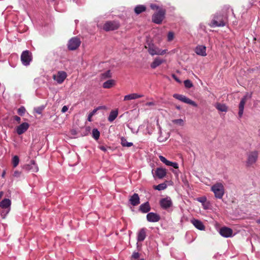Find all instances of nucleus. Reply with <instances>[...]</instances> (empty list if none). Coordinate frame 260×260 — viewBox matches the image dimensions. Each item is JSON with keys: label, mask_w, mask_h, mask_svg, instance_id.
<instances>
[{"label": "nucleus", "mask_w": 260, "mask_h": 260, "mask_svg": "<svg viewBox=\"0 0 260 260\" xmlns=\"http://www.w3.org/2000/svg\"><path fill=\"white\" fill-rule=\"evenodd\" d=\"M150 7L152 10H156L157 12L159 10V9H163L162 8L159 7L155 4H151L150 5Z\"/></svg>", "instance_id": "obj_43"}, {"label": "nucleus", "mask_w": 260, "mask_h": 260, "mask_svg": "<svg viewBox=\"0 0 260 260\" xmlns=\"http://www.w3.org/2000/svg\"><path fill=\"white\" fill-rule=\"evenodd\" d=\"M200 28H201L202 29H203V30H205V25H203V24H201L200 25Z\"/></svg>", "instance_id": "obj_51"}, {"label": "nucleus", "mask_w": 260, "mask_h": 260, "mask_svg": "<svg viewBox=\"0 0 260 260\" xmlns=\"http://www.w3.org/2000/svg\"><path fill=\"white\" fill-rule=\"evenodd\" d=\"M166 11L165 9H159L152 17V21L156 24H160L165 18Z\"/></svg>", "instance_id": "obj_6"}, {"label": "nucleus", "mask_w": 260, "mask_h": 260, "mask_svg": "<svg viewBox=\"0 0 260 260\" xmlns=\"http://www.w3.org/2000/svg\"><path fill=\"white\" fill-rule=\"evenodd\" d=\"M115 84V81L110 79L103 83V86L104 88H110Z\"/></svg>", "instance_id": "obj_28"}, {"label": "nucleus", "mask_w": 260, "mask_h": 260, "mask_svg": "<svg viewBox=\"0 0 260 260\" xmlns=\"http://www.w3.org/2000/svg\"><path fill=\"white\" fill-rule=\"evenodd\" d=\"M121 144L123 147H130L133 145V143L132 142H128L126 139L124 137L120 138Z\"/></svg>", "instance_id": "obj_31"}, {"label": "nucleus", "mask_w": 260, "mask_h": 260, "mask_svg": "<svg viewBox=\"0 0 260 260\" xmlns=\"http://www.w3.org/2000/svg\"><path fill=\"white\" fill-rule=\"evenodd\" d=\"M184 86L187 88H190L193 86V84L189 80H186L184 82Z\"/></svg>", "instance_id": "obj_37"}, {"label": "nucleus", "mask_w": 260, "mask_h": 260, "mask_svg": "<svg viewBox=\"0 0 260 260\" xmlns=\"http://www.w3.org/2000/svg\"><path fill=\"white\" fill-rule=\"evenodd\" d=\"M160 160L167 166L168 164L169 163V160H168L164 156L162 155L159 156Z\"/></svg>", "instance_id": "obj_41"}, {"label": "nucleus", "mask_w": 260, "mask_h": 260, "mask_svg": "<svg viewBox=\"0 0 260 260\" xmlns=\"http://www.w3.org/2000/svg\"><path fill=\"white\" fill-rule=\"evenodd\" d=\"M191 223L198 230L203 231L205 230V227L203 222L198 219L193 218L191 220Z\"/></svg>", "instance_id": "obj_20"}, {"label": "nucleus", "mask_w": 260, "mask_h": 260, "mask_svg": "<svg viewBox=\"0 0 260 260\" xmlns=\"http://www.w3.org/2000/svg\"><path fill=\"white\" fill-rule=\"evenodd\" d=\"M195 52L197 54L201 56H206V47L203 45H198L195 48Z\"/></svg>", "instance_id": "obj_19"}, {"label": "nucleus", "mask_w": 260, "mask_h": 260, "mask_svg": "<svg viewBox=\"0 0 260 260\" xmlns=\"http://www.w3.org/2000/svg\"><path fill=\"white\" fill-rule=\"evenodd\" d=\"M173 122L180 126H183L184 124V121L182 119H175L173 120Z\"/></svg>", "instance_id": "obj_36"}, {"label": "nucleus", "mask_w": 260, "mask_h": 260, "mask_svg": "<svg viewBox=\"0 0 260 260\" xmlns=\"http://www.w3.org/2000/svg\"><path fill=\"white\" fill-rule=\"evenodd\" d=\"M100 149L104 151H106L107 150L106 148L104 146H101Z\"/></svg>", "instance_id": "obj_52"}, {"label": "nucleus", "mask_w": 260, "mask_h": 260, "mask_svg": "<svg viewBox=\"0 0 260 260\" xmlns=\"http://www.w3.org/2000/svg\"><path fill=\"white\" fill-rule=\"evenodd\" d=\"M226 23V18L220 14H216L209 24L211 27L223 26Z\"/></svg>", "instance_id": "obj_3"}, {"label": "nucleus", "mask_w": 260, "mask_h": 260, "mask_svg": "<svg viewBox=\"0 0 260 260\" xmlns=\"http://www.w3.org/2000/svg\"><path fill=\"white\" fill-rule=\"evenodd\" d=\"M211 190L214 193L216 199H221L224 194V188L222 183L218 182L213 185Z\"/></svg>", "instance_id": "obj_2"}, {"label": "nucleus", "mask_w": 260, "mask_h": 260, "mask_svg": "<svg viewBox=\"0 0 260 260\" xmlns=\"http://www.w3.org/2000/svg\"><path fill=\"white\" fill-rule=\"evenodd\" d=\"M167 187L165 183H160L157 185L154 186V188L158 190H162L165 189Z\"/></svg>", "instance_id": "obj_33"}, {"label": "nucleus", "mask_w": 260, "mask_h": 260, "mask_svg": "<svg viewBox=\"0 0 260 260\" xmlns=\"http://www.w3.org/2000/svg\"><path fill=\"white\" fill-rule=\"evenodd\" d=\"M129 202L130 204L133 206H136L139 205L140 203V198L138 194L135 193L133 196H132L129 199Z\"/></svg>", "instance_id": "obj_21"}, {"label": "nucleus", "mask_w": 260, "mask_h": 260, "mask_svg": "<svg viewBox=\"0 0 260 260\" xmlns=\"http://www.w3.org/2000/svg\"><path fill=\"white\" fill-rule=\"evenodd\" d=\"M146 237V230L145 228L141 229L138 232L137 235V241L138 242L143 241Z\"/></svg>", "instance_id": "obj_22"}, {"label": "nucleus", "mask_w": 260, "mask_h": 260, "mask_svg": "<svg viewBox=\"0 0 260 260\" xmlns=\"http://www.w3.org/2000/svg\"><path fill=\"white\" fill-rule=\"evenodd\" d=\"M145 47L148 48L149 53L152 56L155 55H162L167 52V49L162 50L153 44L149 43L148 44V47L146 46Z\"/></svg>", "instance_id": "obj_4"}, {"label": "nucleus", "mask_w": 260, "mask_h": 260, "mask_svg": "<svg viewBox=\"0 0 260 260\" xmlns=\"http://www.w3.org/2000/svg\"><path fill=\"white\" fill-rule=\"evenodd\" d=\"M176 108L180 110L181 109L180 106H176Z\"/></svg>", "instance_id": "obj_55"}, {"label": "nucleus", "mask_w": 260, "mask_h": 260, "mask_svg": "<svg viewBox=\"0 0 260 260\" xmlns=\"http://www.w3.org/2000/svg\"><path fill=\"white\" fill-rule=\"evenodd\" d=\"M257 223H258L259 224H260V219H258L257 221Z\"/></svg>", "instance_id": "obj_56"}, {"label": "nucleus", "mask_w": 260, "mask_h": 260, "mask_svg": "<svg viewBox=\"0 0 260 260\" xmlns=\"http://www.w3.org/2000/svg\"><path fill=\"white\" fill-rule=\"evenodd\" d=\"M172 77L178 83H181V81L179 80V79L174 74L172 75Z\"/></svg>", "instance_id": "obj_46"}, {"label": "nucleus", "mask_w": 260, "mask_h": 260, "mask_svg": "<svg viewBox=\"0 0 260 260\" xmlns=\"http://www.w3.org/2000/svg\"><path fill=\"white\" fill-rule=\"evenodd\" d=\"M173 97L184 103H186L189 105H192L193 107H197V104L194 102V101H192L191 100L189 99V98H187L185 95L179 94H174Z\"/></svg>", "instance_id": "obj_9"}, {"label": "nucleus", "mask_w": 260, "mask_h": 260, "mask_svg": "<svg viewBox=\"0 0 260 260\" xmlns=\"http://www.w3.org/2000/svg\"><path fill=\"white\" fill-rule=\"evenodd\" d=\"M13 119L14 120H15V121H17L18 123H19L20 122V120H21V118L20 117H19V116H14L13 117Z\"/></svg>", "instance_id": "obj_47"}, {"label": "nucleus", "mask_w": 260, "mask_h": 260, "mask_svg": "<svg viewBox=\"0 0 260 260\" xmlns=\"http://www.w3.org/2000/svg\"><path fill=\"white\" fill-rule=\"evenodd\" d=\"M92 137L96 140H98L100 137V132L96 128H94L92 132Z\"/></svg>", "instance_id": "obj_34"}, {"label": "nucleus", "mask_w": 260, "mask_h": 260, "mask_svg": "<svg viewBox=\"0 0 260 260\" xmlns=\"http://www.w3.org/2000/svg\"><path fill=\"white\" fill-rule=\"evenodd\" d=\"M118 111L117 110H113L112 111L110 114H109V116L108 117V120L110 121V122H112L118 116Z\"/></svg>", "instance_id": "obj_27"}, {"label": "nucleus", "mask_w": 260, "mask_h": 260, "mask_svg": "<svg viewBox=\"0 0 260 260\" xmlns=\"http://www.w3.org/2000/svg\"><path fill=\"white\" fill-rule=\"evenodd\" d=\"M167 166L172 167L175 169L178 168V165L177 162H172L171 161H169V163L168 164Z\"/></svg>", "instance_id": "obj_42"}, {"label": "nucleus", "mask_w": 260, "mask_h": 260, "mask_svg": "<svg viewBox=\"0 0 260 260\" xmlns=\"http://www.w3.org/2000/svg\"><path fill=\"white\" fill-rule=\"evenodd\" d=\"M21 60L24 66H28L32 60L31 53L28 50L23 51L21 55Z\"/></svg>", "instance_id": "obj_8"}, {"label": "nucleus", "mask_w": 260, "mask_h": 260, "mask_svg": "<svg viewBox=\"0 0 260 260\" xmlns=\"http://www.w3.org/2000/svg\"><path fill=\"white\" fill-rule=\"evenodd\" d=\"M173 172H174V173H175V174H177V171H173Z\"/></svg>", "instance_id": "obj_57"}, {"label": "nucleus", "mask_w": 260, "mask_h": 260, "mask_svg": "<svg viewBox=\"0 0 260 260\" xmlns=\"http://www.w3.org/2000/svg\"><path fill=\"white\" fill-rule=\"evenodd\" d=\"M19 162V157L17 155H15L12 158V164L14 168L16 167Z\"/></svg>", "instance_id": "obj_35"}, {"label": "nucleus", "mask_w": 260, "mask_h": 260, "mask_svg": "<svg viewBox=\"0 0 260 260\" xmlns=\"http://www.w3.org/2000/svg\"><path fill=\"white\" fill-rule=\"evenodd\" d=\"M161 207L165 210H168L173 205V203L170 197H167L161 199L159 201Z\"/></svg>", "instance_id": "obj_12"}, {"label": "nucleus", "mask_w": 260, "mask_h": 260, "mask_svg": "<svg viewBox=\"0 0 260 260\" xmlns=\"http://www.w3.org/2000/svg\"><path fill=\"white\" fill-rule=\"evenodd\" d=\"M67 77V74L66 72L60 71L56 74L53 75L52 78L58 84H61L63 82Z\"/></svg>", "instance_id": "obj_10"}, {"label": "nucleus", "mask_w": 260, "mask_h": 260, "mask_svg": "<svg viewBox=\"0 0 260 260\" xmlns=\"http://www.w3.org/2000/svg\"><path fill=\"white\" fill-rule=\"evenodd\" d=\"M167 174L166 170L162 168H158L156 169L155 174L153 177H157L159 179H162L166 176Z\"/></svg>", "instance_id": "obj_18"}, {"label": "nucleus", "mask_w": 260, "mask_h": 260, "mask_svg": "<svg viewBox=\"0 0 260 260\" xmlns=\"http://www.w3.org/2000/svg\"><path fill=\"white\" fill-rule=\"evenodd\" d=\"M146 218L148 221L151 222H158L160 219V216L154 212H149L147 214Z\"/></svg>", "instance_id": "obj_16"}, {"label": "nucleus", "mask_w": 260, "mask_h": 260, "mask_svg": "<svg viewBox=\"0 0 260 260\" xmlns=\"http://www.w3.org/2000/svg\"><path fill=\"white\" fill-rule=\"evenodd\" d=\"M5 175V171H4L2 175V177H4Z\"/></svg>", "instance_id": "obj_54"}, {"label": "nucleus", "mask_w": 260, "mask_h": 260, "mask_svg": "<svg viewBox=\"0 0 260 260\" xmlns=\"http://www.w3.org/2000/svg\"><path fill=\"white\" fill-rule=\"evenodd\" d=\"M119 27V24L118 22L115 21H109L105 23L103 28L106 31H110L117 29Z\"/></svg>", "instance_id": "obj_11"}, {"label": "nucleus", "mask_w": 260, "mask_h": 260, "mask_svg": "<svg viewBox=\"0 0 260 260\" xmlns=\"http://www.w3.org/2000/svg\"><path fill=\"white\" fill-rule=\"evenodd\" d=\"M233 230L227 227L221 228L219 231L220 235L225 238L232 237L233 236Z\"/></svg>", "instance_id": "obj_15"}, {"label": "nucleus", "mask_w": 260, "mask_h": 260, "mask_svg": "<svg viewBox=\"0 0 260 260\" xmlns=\"http://www.w3.org/2000/svg\"><path fill=\"white\" fill-rule=\"evenodd\" d=\"M68 110V107L66 106H64L62 108V109H61V112L62 113H65L66 112H67Z\"/></svg>", "instance_id": "obj_48"}, {"label": "nucleus", "mask_w": 260, "mask_h": 260, "mask_svg": "<svg viewBox=\"0 0 260 260\" xmlns=\"http://www.w3.org/2000/svg\"><path fill=\"white\" fill-rule=\"evenodd\" d=\"M174 38V34L172 31H169L167 36V40L169 42L172 41Z\"/></svg>", "instance_id": "obj_38"}, {"label": "nucleus", "mask_w": 260, "mask_h": 260, "mask_svg": "<svg viewBox=\"0 0 260 260\" xmlns=\"http://www.w3.org/2000/svg\"><path fill=\"white\" fill-rule=\"evenodd\" d=\"M73 1H74L75 0H73Z\"/></svg>", "instance_id": "obj_58"}, {"label": "nucleus", "mask_w": 260, "mask_h": 260, "mask_svg": "<svg viewBox=\"0 0 260 260\" xmlns=\"http://www.w3.org/2000/svg\"><path fill=\"white\" fill-rule=\"evenodd\" d=\"M197 200L198 202H200V203H201L202 204H204L206 201L207 199H206V197H200V198H197Z\"/></svg>", "instance_id": "obj_44"}, {"label": "nucleus", "mask_w": 260, "mask_h": 260, "mask_svg": "<svg viewBox=\"0 0 260 260\" xmlns=\"http://www.w3.org/2000/svg\"><path fill=\"white\" fill-rule=\"evenodd\" d=\"M144 124H146V126L145 133L149 135L151 134L154 129L153 125L148 121H145Z\"/></svg>", "instance_id": "obj_26"}, {"label": "nucleus", "mask_w": 260, "mask_h": 260, "mask_svg": "<svg viewBox=\"0 0 260 260\" xmlns=\"http://www.w3.org/2000/svg\"><path fill=\"white\" fill-rule=\"evenodd\" d=\"M111 76V73L110 70L106 71L105 73L102 74V77L103 79L109 78Z\"/></svg>", "instance_id": "obj_39"}, {"label": "nucleus", "mask_w": 260, "mask_h": 260, "mask_svg": "<svg viewBox=\"0 0 260 260\" xmlns=\"http://www.w3.org/2000/svg\"><path fill=\"white\" fill-rule=\"evenodd\" d=\"M11 201L9 199H4L0 202V207L3 209L1 216L5 218L8 214L11 209Z\"/></svg>", "instance_id": "obj_5"}, {"label": "nucleus", "mask_w": 260, "mask_h": 260, "mask_svg": "<svg viewBox=\"0 0 260 260\" xmlns=\"http://www.w3.org/2000/svg\"><path fill=\"white\" fill-rule=\"evenodd\" d=\"M18 114L21 116H22L24 114L25 112V109L24 107H20L17 111Z\"/></svg>", "instance_id": "obj_40"}, {"label": "nucleus", "mask_w": 260, "mask_h": 260, "mask_svg": "<svg viewBox=\"0 0 260 260\" xmlns=\"http://www.w3.org/2000/svg\"><path fill=\"white\" fill-rule=\"evenodd\" d=\"M139 253L137 252H135L133 253L132 257L135 259H137L139 257Z\"/></svg>", "instance_id": "obj_45"}, {"label": "nucleus", "mask_w": 260, "mask_h": 260, "mask_svg": "<svg viewBox=\"0 0 260 260\" xmlns=\"http://www.w3.org/2000/svg\"><path fill=\"white\" fill-rule=\"evenodd\" d=\"M216 109L221 112H226L228 108L224 104H217L216 106Z\"/></svg>", "instance_id": "obj_32"}, {"label": "nucleus", "mask_w": 260, "mask_h": 260, "mask_svg": "<svg viewBox=\"0 0 260 260\" xmlns=\"http://www.w3.org/2000/svg\"><path fill=\"white\" fill-rule=\"evenodd\" d=\"M259 156V152L254 150L248 152L246 155V160L245 161L246 166L248 168H253L256 165Z\"/></svg>", "instance_id": "obj_1"}, {"label": "nucleus", "mask_w": 260, "mask_h": 260, "mask_svg": "<svg viewBox=\"0 0 260 260\" xmlns=\"http://www.w3.org/2000/svg\"><path fill=\"white\" fill-rule=\"evenodd\" d=\"M143 96L142 94H139L137 93H132L126 95L124 97V101H129L132 100H135Z\"/></svg>", "instance_id": "obj_25"}, {"label": "nucleus", "mask_w": 260, "mask_h": 260, "mask_svg": "<svg viewBox=\"0 0 260 260\" xmlns=\"http://www.w3.org/2000/svg\"><path fill=\"white\" fill-rule=\"evenodd\" d=\"M151 207L148 202L142 204L139 207V210L143 213H148Z\"/></svg>", "instance_id": "obj_23"}, {"label": "nucleus", "mask_w": 260, "mask_h": 260, "mask_svg": "<svg viewBox=\"0 0 260 260\" xmlns=\"http://www.w3.org/2000/svg\"><path fill=\"white\" fill-rule=\"evenodd\" d=\"M81 42L77 37L72 38L68 43V48L70 50L76 49L80 45Z\"/></svg>", "instance_id": "obj_13"}, {"label": "nucleus", "mask_w": 260, "mask_h": 260, "mask_svg": "<svg viewBox=\"0 0 260 260\" xmlns=\"http://www.w3.org/2000/svg\"><path fill=\"white\" fill-rule=\"evenodd\" d=\"M20 172L18 171H15L14 173V176L15 177H18L20 176Z\"/></svg>", "instance_id": "obj_50"}, {"label": "nucleus", "mask_w": 260, "mask_h": 260, "mask_svg": "<svg viewBox=\"0 0 260 260\" xmlns=\"http://www.w3.org/2000/svg\"><path fill=\"white\" fill-rule=\"evenodd\" d=\"M165 61V60L164 59H161L160 57H156L151 63L150 67L153 69H155Z\"/></svg>", "instance_id": "obj_24"}, {"label": "nucleus", "mask_w": 260, "mask_h": 260, "mask_svg": "<svg viewBox=\"0 0 260 260\" xmlns=\"http://www.w3.org/2000/svg\"><path fill=\"white\" fill-rule=\"evenodd\" d=\"M29 126V125L28 123L23 122L16 127V133L20 135L25 133L28 129Z\"/></svg>", "instance_id": "obj_17"}, {"label": "nucleus", "mask_w": 260, "mask_h": 260, "mask_svg": "<svg viewBox=\"0 0 260 260\" xmlns=\"http://www.w3.org/2000/svg\"><path fill=\"white\" fill-rule=\"evenodd\" d=\"M145 10H146V7L145 6L138 5L135 7L134 11H135V12L136 13V14H139L141 13L142 12L145 11Z\"/></svg>", "instance_id": "obj_30"}, {"label": "nucleus", "mask_w": 260, "mask_h": 260, "mask_svg": "<svg viewBox=\"0 0 260 260\" xmlns=\"http://www.w3.org/2000/svg\"><path fill=\"white\" fill-rule=\"evenodd\" d=\"M252 96L251 93H246V94L241 99L239 105L238 115L239 117H241L243 114L245 104L248 99H251Z\"/></svg>", "instance_id": "obj_7"}, {"label": "nucleus", "mask_w": 260, "mask_h": 260, "mask_svg": "<svg viewBox=\"0 0 260 260\" xmlns=\"http://www.w3.org/2000/svg\"><path fill=\"white\" fill-rule=\"evenodd\" d=\"M3 195H4L3 191H0V200L1 199V198H2Z\"/></svg>", "instance_id": "obj_53"}, {"label": "nucleus", "mask_w": 260, "mask_h": 260, "mask_svg": "<svg viewBox=\"0 0 260 260\" xmlns=\"http://www.w3.org/2000/svg\"><path fill=\"white\" fill-rule=\"evenodd\" d=\"M145 105H146V106H154V105H155V103L153 102H147V103H146Z\"/></svg>", "instance_id": "obj_49"}, {"label": "nucleus", "mask_w": 260, "mask_h": 260, "mask_svg": "<svg viewBox=\"0 0 260 260\" xmlns=\"http://www.w3.org/2000/svg\"><path fill=\"white\" fill-rule=\"evenodd\" d=\"M23 169L26 171H31L32 172L36 173L39 171V168L35 161L31 160L29 164L25 165Z\"/></svg>", "instance_id": "obj_14"}, {"label": "nucleus", "mask_w": 260, "mask_h": 260, "mask_svg": "<svg viewBox=\"0 0 260 260\" xmlns=\"http://www.w3.org/2000/svg\"><path fill=\"white\" fill-rule=\"evenodd\" d=\"M104 108H105V107L104 106H99V107L95 108L92 111H91L88 114V118H87L88 121H92L91 118L96 113L97 111H98L99 110L102 109H104Z\"/></svg>", "instance_id": "obj_29"}]
</instances>
